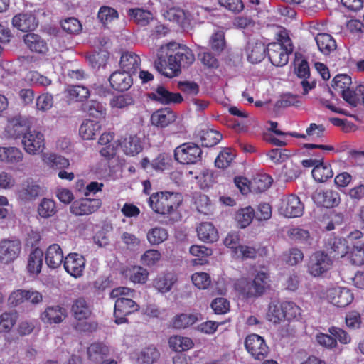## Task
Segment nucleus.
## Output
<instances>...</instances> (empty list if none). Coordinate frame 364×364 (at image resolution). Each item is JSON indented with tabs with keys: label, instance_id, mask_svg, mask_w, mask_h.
<instances>
[{
	"label": "nucleus",
	"instance_id": "f257e3e1",
	"mask_svg": "<svg viewBox=\"0 0 364 364\" xmlns=\"http://www.w3.org/2000/svg\"><path fill=\"white\" fill-rule=\"evenodd\" d=\"M167 60L161 57L154 62L155 68L164 76L171 78L181 73V68H186L195 61V55L186 45L171 43L168 45Z\"/></svg>",
	"mask_w": 364,
	"mask_h": 364
},
{
	"label": "nucleus",
	"instance_id": "f03ea898",
	"mask_svg": "<svg viewBox=\"0 0 364 364\" xmlns=\"http://www.w3.org/2000/svg\"><path fill=\"white\" fill-rule=\"evenodd\" d=\"M134 291L124 287L115 288L110 292V297L117 299L114 304V315L115 322L122 324L127 322L126 316L138 311L139 305L132 299Z\"/></svg>",
	"mask_w": 364,
	"mask_h": 364
},
{
	"label": "nucleus",
	"instance_id": "7ed1b4c3",
	"mask_svg": "<svg viewBox=\"0 0 364 364\" xmlns=\"http://www.w3.org/2000/svg\"><path fill=\"white\" fill-rule=\"evenodd\" d=\"M271 287L269 274L265 271H258L252 281L247 279H239L235 283V289L247 298L259 297Z\"/></svg>",
	"mask_w": 364,
	"mask_h": 364
},
{
	"label": "nucleus",
	"instance_id": "20e7f679",
	"mask_svg": "<svg viewBox=\"0 0 364 364\" xmlns=\"http://www.w3.org/2000/svg\"><path fill=\"white\" fill-rule=\"evenodd\" d=\"M182 201V196L180 193L161 191L151 194L149 199V204L156 213L169 215L178 208Z\"/></svg>",
	"mask_w": 364,
	"mask_h": 364
},
{
	"label": "nucleus",
	"instance_id": "39448f33",
	"mask_svg": "<svg viewBox=\"0 0 364 364\" xmlns=\"http://www.w3.org/2000/svg\"><path fill=\"white\" fill-rule=\"evenodd\" d=\"M283 43L277 42L269 44L267 47V55L272 63L275 66H284L289 60V55L292 52V46L289 38L284 40Z\"/></svg>",
	"mask_w": 364,
	"mask_h": 364
},
{
	"label": "nucleus",
	"instance_id": "423d86ee",
	"mask_svg": "<svg viewBox=\"0 0 364 364\" xmlns=\"http://www.w3.org/2000/svg\"><path fill=\"white\" fill-rule=\"evenodd\" d=\"M174 156L183 164H196L201 160L202 150L193 143H184L176 148Z\"/></svg>",
	"mask_w": 364,
	"mask_h": 364
},
{
	"label": "nucleus",
	"instance_id": "0eeeda50",
	"mask_svg": "<svg viewBox=\"0 0 364 364\" xmlns=\"http://www.w3.org/2000/svg\"><path fill=\"white\" fill-rule=\"evenodd\" d=\"M21 143L26 153L31 155L38 154L44 149V135L40 131L28 129L23 135Z\"/></svg>",
	"mask_w": 364,
	"mask_h": 364
},
{
	"label": "nucleus",
	"instance_id": "6e6552de",
	"mask_svg": "<svg viewBox=\"0 0 364 364\" xmlns=\"http://www.w3.org/2000/svg\"><path fill=\"white\" fill-rule=\"evenodd\" d=\"M304 206L296 195L282 197L278 207L279 213L286 218H297L302 215Z\"/></svg>",
	"mask_w": 364,
	"mask_h": 364
},
{
	"label": "nucleus",
	"instance_id": "1a4fd4ad",
	"mask_svg": "<svg viewBox=\"0 0 364 364\" xmlns=\"http://www.w3.org/2000/svg\"><path fill=\"white\" fill-rule=\"evenodd\" d=\"M333 265V260L323 252H316L309 259L308 271L314 277H318L328 272Z\"/></svg>",
	"mask_w": 364,
	"mask_h": 364
},
{
	"label": "nucleus",
	"instance_id": "9d476101",
	"mask_svg": "<svg viewBox=\"0 0 364 364\" xmlns=\"http://www.w3.org/2000/svg\"><path fill=\"white\" fill-rule=\"evenodd\" d=\"M245 346L247 352L257 360H263L269 352V348L264 339L255 333L246 337Z\"/></svg>",
	"mask_w": 364,
	"mask_h": 364
},
{
	"label": "nucleus",
	"instance_id": "9b49d317",
	"mask_svg": "<svg viewBox=\"0 0 364 364\" xmlns=\"http://www.w3.org/2000/svg\"><path fill=\"white\" fill-rule=\"evenodd\" d=\"M21 252L18 240L4 239L0 241V263L8 264L15 261Z\"/></svg>",
	"mask_w": 364,
	"mask_h": 364
},
{
	"label": "nucleus",
	"instance_id": "f8f14e48",
	"mask_svg": "<svg viewBox=\"0 0 364 364\" xmlns=\"http://www.w3.org/2000/svg\"><path fill=\"white\" fill-rule=\"evenodd\" d=\"M326 299L333 305L338 307H346L353 300L351 291L346 287H336L327 289Z\"/></svg>",
	"mask_w": 364,
	"mask_h": 364
},
{
	"label": "nucleus",
	"instance_id": "ddd939ff",
	"mask_svg": "<svg viewBox=\"0 0 364 364\" xmlns=\"http://www.w3.org/2000/svg\"><path fill=\"white\" fill-rule=\"evenodd\" d=\"M63 266L70 276L79 278L83 275L85 259L80 254L70 253L65 257Z\"/></svg>",
	"mask_w": 364,
	"mask_h": 364
},
{
	"label": "nucleus",
	"instance_id": "4468645a",
	"mask_svg": "<svg viewBox=\"0 0 364 364\" xmlns=\"http://www.w3.org/2000/svg\"><path fill=\"white\" fill-rule=\"evenodd\" d=\"M312 198L315 203L327 208L338 206L341 203L338 192L331 189L317 191Z\"/></svg>",
	"mask_w": 364,
	"mask_h": 364
},
{
	"label": "nucleus",
	"instance_id": "2eb2a0df",
	"mask_svg": "<svg viewBox=\"0 0 364 364\" xmlns=\"http://www.w3.org/2000/svg\"><path fill=\"white\" fill-rule=\"evenodd\" d=\"M99 199L82 198L75 201L70 206V212L76 215H89L95 212L100 206Z\"/></svg>",
	"mask_w": 364,
	"mask_h": 364
},
{
	"label": "nucleus",
	"instance_id": "dca6fc26",
	"mask_svg": "<svg viewBox=\"0 0 364 364\" xmlns=\"http://www.w3.org/2000/svg\"><path fill=\"white\" fill-rule=\"evenodd\" d=\"M67 316L65 308L54 305L48 306L41 314V321L47 324H58L63 321Z\"/></svg>",
	"mask_w": 364,
	"mask_h": 364
},
{
	"label": "nucleus",
	"instance_id": "f3484780",
	"mask_svg": "<svg viewBox=\"0 0 364 364\" xmlns=\"http://www.w3.org/2000/svg\"><path fill=\"white\" fill-rule=\"evenodd\" d=\"M29 127L27 121L21 117H14L8 121L5 132L8 136L14 139L23 137Z\"/></svg>",
	"mask_w": 364,
	"mask_h": 364
},
{
	"label": "nucleus",
	"instance_id": "a211bd4d",
	"mask_svg": "<svg viewBox=\"0 0 364 364\" xmlns=\"http://www.w3.org/2000/svg\"><path fill=\"white\" fill-rule=\"evenodd\" d=\"M149 97L164 105L178 103L183 100L179 93L171 92L163 86H159L155 91L149 93Z\"/></svg>",
	"mask_w": 364,
	"mask_h": 364
},
{
	"label": "nucleus",
	"instance_id": "6ab92c4d",
	"mask_svg": "<svg viewBox=\"0 0 364 364\" xmlns=\"http://www.w3.org/2000/svg\"><path fill=\"white\" fill-rule=\"evenodd\" d=\"M111 86L116 90L123 92L129 90L132 83L133 80L132 75L124 71H115L109 78Z\"/></svg>",
	"mask_w": 364,
	"mask_h": 364
},
{
	"label": "nucleus",
	"instance_id": "aec40b11",
	"mask_svg": "<svg viewBox=\"0 0 364 364\" xmlns=\"http://www.w3.org/2000/svg\"><path fill=\"white\" fill-rule=\"evenodd\" d=\"M140 65L141 59L137 54L130 51L122 54L119 65L123 71L130 75L134 74L139 68Z\"/></svg>",
	"mask_w": 364,
	"mask_h": 364
},
{
	"label": "nucleus",
	"instance_id": "412c9836",
	"mask_svg": "<svg viewBox=\"0 0 364 364\" xmlns=\"http://www.w3.org/2000/svg\"><path fill=\"white\" fill-rule=\"evenodd\" d=\"M177 282L176 275L171 272L161 273L153 281V287L159 293L165 294L170 291Z\"/></svg>",
	"mask_w": 364,
	"mask_h": 364
},
{
	"label": "nucleus",
	"instance_id": "4be33fe9",
	"mask_svg": "<svg viewBox=\"0 0 364 364\" xmlns=\"http://www.w3.org/2000/svg\"><path fill=\"white\" fill-rule=\"evenodd\" d=\"M267 48L264 43L258 41H251L248 43L246 53L247 60L252 63L261 62L265 56Z\"/></svg>",
	"mask_w": 364,
	"mask_h": 364
},
{
	"label": "nucleus",
	"instance_id": "5701e85b",
	"mask_svg": "<svg viewBox=\"0 0 364 364\" xmlns=\"http://www.w3.org/2000/svg\"><path fill=\"white\" fill-rule=\"evenodd\" d=\"M45 259L47 265L51 269L60 267L65 258L60 245L58 244L50 245L46 252Z\"/></svg>",
	"mask_w": 364,
	"mask_h": 364
},
{
	"label": "nucleus",
	"instance_id": "b1692460",
	"mask_svg": "<svg viewBox=\"0 0 364 364\" xmlns=\"http://www.w3.org/2000/svg\"><path fill=\"white\" fill-rule=\"evenodd\" d=\"M12 24L18 30L26 32L35 29L37 26V21L32 14L23 13L13 17Z\"/></svg>",
	"mask_w": 364,
	"mask_h": 364
},
{
	"label": "nucleus",
	"instance_id": "393cba45",
	"mask_svg": "<svg viewBox=\"0 0 364 364\" xmlns=\"http://www.w3.org/2000/svg\"><path fill=\"white\" fill-rule=\"evenodd\" d=\"M23 153L17 147H0V161L6 164L16 165L23 161Z\"/></svg>",
	"mask_w": 364,
	"mask_h": 364
},
{
	"label": "nucleus",
	"instance_id": "a878e982",
	"mask_svg": "<svg viewBox=\"0 0 364 364\" xmlns=\"http://www.w3.org/2000/svg\"><path fill=\"white\" fill-rule=\"evenodd\" d=\"M120 146L126 155L135 156L139 154L143 149V143L136 135H130L123 139Z\"/></svg>",
	"mask_w": 364,
	"mask_h": 364
},
{
	"label": "nucleus",
	"instance_id": "bb28decb",
	"mask_svg": "<svg viewBox=\"0 0 364 364\" xmlns=\"http://www.w3.org/2000/svg\"><path fill=\"white\" fill-rule=\"evenodd\" d=\"M43 252L38 247L34 248L28 255L27 270L30 274L38 275L43 266Z\"/></svg>",
	"mask_w": 364,
	"mask_h": 364
},
{
	"label": "nucleus",
	"instance_id": "cd10ccee",
	"mask_svg": "<svg viewBox=\"0 0 364 364\" xmlns=\"http://www.w3.org/2000/svg\"><path fill=\"white\" fill-rule=\"evenodd\" d=\"M71 313L75 319L81 321L88 318L92 314V310L86 299L80 297L73 301Z\"/></svg>",
	"mask_w": 364,
	"mask_h": 364
},
{
	"label": "nucleus",
	"instance_id": "c85d7f7f",
	"mask_svg": "<svg viewBox=\"0 0 364 364\" xmlns=\"http://www.w3.org/2000/svg\"><path fill=\"white\" fill-rule=\"evenodd\" d=\"M27 47L32 51L45 53L48 50L47 43L38 34L29 33L23 36Z\"/></svg>",
	"mask_w": 364,
	"mask_h": 364
},
{
	"label": "nucleus",
	"instance_id": "c756f323",
	"mask_svg": "<svg viewBox=\"0 0 364 364\" xmlns=\"http://www.w3.org/2000/svg\"><path fill=\"white\" fill-rule=\"evenodd\" d=\"M176 115L169 109H162L154 112L151 117V123L157 127H164L174 122Z\"/></svg>",
	"mask_w": 364,
	"mask_h": 364
},
{
	"label": "nucleus",
	"instance_id": "7c9ffc66",
	"mask_svg": "<svg viewBox=\"0 0 364 364\" xmlns=\"http://www.w3.org/2000/svg\"><path fill=\"white\" fill-rule=\"evenodd\" d=\"M199 240L205 242H213L218 240V233L215 228L210 223H202L197 228Z\"/></svg>",
	"mask_w": 364,
	"mask_h": 364
},
{
	"label": "nucleus",
	"instance_id": "2f4dec72",
	"mask_svg": "<svg viewBox=\"0 0 364 364\" xmlns=\"http://www.w3.org/2000/svg\"><path fill=\"white\" fill-rule=\"evenodd\" d=\"M19 198L24 200H32L42 194V188L33 181H26L18 192Z\"/></svg>",
	"mask_w": 364,
	"mask_h": 364
},
{
	"label": "nucleus",
	"instance_id": "473e14b6",
	"mask_svg": "<svg viewBox=\"0 0 364 364\" xmlns=\"http://www.w3.org/2000/svg\"><path fill=\"white\" fill-rule=\"evenodd\" d=\"M65 92L68 98L76 102H83L90 95L89 89L83 85H67Z\"/></svg>",
	"mask_w": 364,
	"mask_h": 364
},
{
	"label": "nucleus",
	"instance_id": "72a5a7b5",
	"mask_svg": "<svg viewBox=\"0 0 364 364\" xmlns=\"http://www.w3.org/2000/svg\"><path fill=\"white\" fill-rule=\"evenodd\" d=\"M328 250L336 258H341L346 254H350V247L344 239L341 238H333L328 242Z\"/></svg>",
	"mask_w": 364,
	"mask_h": 364
},
{
	"label": "nucleus",
	"instance_id": "f704fd0d",
	"mask_svg": "<svg viewBox=\"0 0 364 364\" xmlns=\"http://www.w3.org/2000/svg\"><path fill=\"white\" fill-rule=\"evenodd\" d=\"M319 50L324 55H329L336 48V43L333 38L327 33H318L315 37Z\"/></svg>",
	"mask_w": 364,
	"mask_h": 364
},
{
	"label": "nucleus",
	"instance_id": "c9c22d12",
	"mask_svg": "<svg viewBox=\"0 0 364 364\" xmlns=\"http://www.w3.org/2000/svg\"><path fill=\"white\" fill-rule=\"evenodd\" d=\"M100 129L101 125L98 122L87 119L81 124L79 133L83 139L91 140L100 132Z\"/></svg>",
	"mask_w": 364,
	"mask_h": 364
},
{
	"label": "nucleus",
	"instance_id": "e433bc0d",
	"mask_svg": "<svg viewBox=\"0 0 364 364\" xmlns=\"http://www.w3.org/2000/svg\"><path fill=\"white\" fill-rule=\"evenodd\" d=\"M311 174L315 181L319 183L325 182L333 176L331 166L324 164L323 159H320L318 164L315 165V167L311 171Z\"/></svg>",
	"mask_w": 364,
	"mask_h": 364
},
{
	"label": "nucleus",
	"instance_id": "4c0bfd02",
	"mask_svg": "<svg viewBox=\"0 0 364 364\" xmlns=\"http://www.w3.org/2000/svg\"><path fill=\"white\" fill-rule=\"evenodd\" d=\"M168 237V231L163 227H154L146 233L147 241L151 245H159L165 242Z\"/></svg>",
	"mask_w": 364,
	"mask_h": 364
},
{
	"label": "nucleus",
	"instance_id": "58836bf2",
	"mask_svg": "<svg viewBox=\"0 0 364 364\" xmlns=\"http://www.w3.org/2000/svg\"><path fill=\"white\" fill-rule=\"evenodd\" d=\"M42 160L47 166L57 169L68 168L70 166V161L68 159L54 154H43Z\"/></svg>",
	"mask_w": 364,
	"mask_h": 364
},
{
	"label": "nucleus",
	"instance_id": "ea45409f",
	"mask_svg": "<svg viewBox=\"0 0 364 364\" xmlns=\"http://www.w3.org/2000/svg\"><path fill=\"white\" fill-rule=\"evenodd\" d=\"M108 353V347L102 343H93L87 348L88 358L94 362L102 360Z\"/></svg>",
	"mask_w": 364,
	"mask_h": 364
},
{
	"label": "nucleus",
	"instance_id": "a19ab883",
	"mask_svg": "<svg viewBox=\"0 0 364 364\" xmlns=\"http://www.w3.org/2000/svg\"><path fill=\"white\" fill-rule=\"evenodd\" d=\"M168 345L173 350L182 352L191 349L193 346V343L190 338L173 336L169 338Z\"/></svg>",
	"mask_w": 364,
	"mask_h": 364
},
{
	"label": "nucleus",
	"instance_id": "79ce46f5",
	"mask_svg": "<svg viewBox=\"0 0 364 364\" xmlns=\"http://www.w3.org/2000/svg\"><path fill=\"white\" fill-rule=\"evenodd\" d=\"M351 77L348 75H337L332 80L331 86L335 92L342 96L348 90L350 89Z\"/></svg>",
	"mask_w": 364,
	"mask_h": 364
},
{
	"label": "nucleus",
	"instance_id": "37998d69",
	"mask_svg": "<svg viewBox=\"0 0 364 364\" xmlns=\"http://www.w3.org/2000/svg\"><path fill=\"white\" fill-rule=\"evenodd\" d=\"M200 139L202 146L211 147L216 145L222 139V135L217 131L207 129L201 131Z\"/></svg>",
	"mask_w": 364,
	"mask_h": 364
},
{
	"label": "nucleus",
	"instance_id": "c03bdc74",
	"mask_svg": "<svg viewBox=\"0 0 364 364\" xmlns=\"http://www.w3.org/2000/svg\"><path fill=\"white\" fill-rule=\"evenodd\" d=\"M38 213L43 218L53 216L57 213L55 202L50 198H43L38 206Z\"/></svg>",
	"mask_w": 364,
	"mask_h": 364
},
{
	"label": "nucleus",
	"instance_id": "a18cd8bd",
	"mask_svg": "<svg viewBox=\"0 0 364 364\" xmlns=\"http://www.w3.org/2000/svg\"><path fill=\"white\" fill-rule=\"evenodd\" d=\"M272 178L267 174H260L254 177L250 181L252 191L260 193L266 191L272 184Z\"/></svg>",
	"mask_w": 364,
	"mask_h": 364
},
{
	"label": "nucleus",
	"instance_id": "49530a36",
	"mask_svg": "<svg viewBox=\"0 0 364 364\" xmlns=\"http://www.w3.org/2000/svg\"><path fill=\"white\" fill-rule=\"evenodd\" d=\"M160 357V353L156 348L149 346L140 352L138 357L139 364H153Z\"/></svg>",
	"mask_w": 364,
	"mask_h": 364
},
{
	"label": "nucleus",
	"instance_id": "de8ad7c7",
	"mask_svg": "<svg viewBox=\"0 0 364 364\" xmlns=\"http://www.w3.org/2000/svg\"><path fill=\"white\" fill-rule=\"evenodd\" d=\"M161 258V253L159 250L149 249L141 255L140 261L144 266L153 267L159 264Z\"/></svg>",
	"mask_w": 364,
	"mask_h": 364
},
{
	"label": "nucleus",
	"instance_id": "09e8293b",
	"mask_svg": "<svg viewBox=\"0 0 364 364\" xmlns=\"http://www.w3.org/2000/svg\"><path fill=\"white\" fill-rule=\"evenodd\" d=\"M267 318L274 323H279L284 319L282 304L271 302L268 306Z\"/></svg>",
	"mask_w": 364,
	"mask_h": 364
},
{
	"label": "nucleus",
	"instance_id": "8fccbe9b",
	"mask_svg": "<svg viewBox=\"0 0 364 364\" xmlns=\"http://www.w3.org/2000/svg\"><path fill=\"white\" fill-rule=\"evenodd\" d=\"M126 275L134 283L144 284L148 279L149 272L141 267L135 266L127 270Z\"/></svg>",
	"mask_w": 364,
	"mask_h": 364
},
{
	"label": "nucleus",
	"instance_id": "3c124183",
	"mask_svg": "<svg viewBox=\"0 0 364 364\" xmlns=\"http://www.w3.org/2000/svg\"><path fill=\"white\" fill-rule=\"evenodd\" d=\"M350 262L356 266L364 264V240L363 242H356L354 247H350Z\"/></svg>",
	"mask_w": 364,
	"mask_h": 364
},
{
	"label": "nucleus",
	"instance_id": "603ef678",
	"mask_svg": "<svg viewBox=\"0 0 364 364\" xmlns=\"http://www.w3.org/2000/svg\"><path fill=\"white\" fill-rule=\"evenodd\" d=\"M129 14L132 16L134 21L140 26H146L153 18L151 12L141 9H133L129 11Z\"/></svg>",
	"mask_w": 364,
	"mask_h": 364
},
{
	"label": "nucleus",
	"instance_id": "864d4df0",
	"mask_svg": "<svg viewBox=\"0 0 364 364\" xmlns=\"http://www.w3.org/2000/svg\"><path fill=\"white\" fill-rule=\"evenodd\" d=\"M86 109L90 117L98 119H104L106 116L105 105L97 101H90L86 106Z\"/></svg>",
	"mask_w": 364,
	"mask_h": 364
},
{
	"label": "nucleus",
	"instance_id": "5fc2aeb1",
	"mask_svg": "<svg viewBox=\"0 0 364 364\" xmlns=\"http://www.w3.org/2000/svg\"><path fill=\"white\" fill-rule=\"evenodd\" d=\"M255 216L254 209L247 206L238 210L236 215V220L240 228L247 227L252 220Z\"/></svg>",
	"mask_w": 364,
	"mask_h": 364
},
{
	"label": "nucleus",
	"instance_id": "6e6d98bb",
	"mask_svg": "<svg viewBox=\"0 0 364 364\" xmlns=\"http://www.w3.org/2000/svg\"><path fill=\"white\" fill-rule=\"evenodd\" d=\"M287 235L291 240L301 243H309L311 238L307 230L299 227L289 228L287 231Z\"/></svg>",
	"mask_w": 364,
	"mask_h": 364
},
{
	"label": "nucleus",
	"instance_id": "4d7b16f0",
	"mask_svg": "<svg viewBox=\"0 0 364 364\" xmlns=\"http://www.w3.org/2000/svg\"><path fill=\"white\" fill-rule=\"evenodd\" d=\"M235 157V152L230 149H226L218 154L215 161V166L220 168H227L230 165Z\"/></svg>",
	"mask_w": 364,
	"mask_h": 364
},
{
	"label": "nucleus",
	"instance_id": "13d9d810",
	"mask_svg": "<svg viewBox=\"0 0 364 364\" xmlns=\"http://www.w3.org/2000/svg\"><path fill=\"white\" fill-rule=\"evenodd\" d=\"M164 17L173 22H176L178 24L182 25L183 20L185 19V12L178 8L171 7L168 8L163 11Z\"/></svg>",
	"mask_w": 364,
	"mask_h": 364
},
{
	"label": "nucleus",
	"instance_id": "bf43d9fd",
	"mask_svg": "<svg viewBox=\"0 0 364 364\" xmlns=\"http://www.w3.org/2000/svg\"><path fill=\"white\" fill-rule=\"evenodd\" d=\"M198 315L193 314H182L176 316L173 321V326L176 328H185L196 323Z\"/></svg>",
	"mask_w": 364,
	"mask_h": 364
},
{
	"label": "nucleus",
	"instance_id": "052dcab7",
	"mask_svg": "<svg viewBox=\"0 0 364 364\" xmlns=\"http://www.w3.org/2000/svg\"><path fill=\"white\" fill-rule=\"evenodd\" d=\"M17 320L16 314L3 313L0 315V333H6L11 331Z\"/></svg>",
	"mask_w": 364,
	"mask_h": 364
},
{
	"label": "nucleus",
	"instance_id": "680f3d73",
	"mask_svg": "<svg viewBox=\"0 0 364 364\" xmlns=\"http://www.w3.org/2000/svg\"><path fill=\"white\" fill-rule=\"evenodd\" d=\"M97 18L102 23L106 24L117 18L118 13L112 7L102 6L98 11Z\"/></svg>",
	"mask_w": 364,
	"mask_h": 364
},
{
	"label": "nucleus",
	"instance_id": "e2e57ef3",
	"mask_svg": "<svg viewBox=\"0 0 364 364\" xmlns=\"http://www.w3.org/2000/svg\"><path fill=\"white\" fill-rule=\"evenodd\" d=\"M193 284L200 289H207L210 283V277L206 272H196L191 277Z\"/></svg>",
	"mask_w": 364,
	"mask_h": 364
},
{
	"label": "nucleus",
	"instance_id": "0e129e2a",
	"mask_svg": "<svg viewBox=\"0 0 364 364\" xmlns=\"http://www.w3.org/2000/svg\"><path fill=\"white\" fill-rule=\"evenodd\" d=\"M26 79L32 84L38 86L47 87L51 84V80L37 71H30L26 75Z\"/></svg>",
	"mask_w": 364,
	"mask_h": 364
},
{
	"label": "nucleus",
	"instance_id": "69168bd1",
	"mask_svg": "<svg viewBox=\"0 0 364 364\" xmlns=\"http://www.w3.org/2000/svg\"><path fill=\"white\" fill-rule=\"evenodd\" d=\"M284 318L292 319L299 317L301 315V309L299 306L291 301H285L282 303Z\"/></svg>",
	"mask_w": 364,
	"mask_h": 364
},
{
	"label": "nucleus",
	"instance_id": "338daca9",
	"mask_svg": "<svg viewBox=\"0 0 364 364\" xmlns=\"http://www.w3.org/2000/svg\"><path fill=\"white\" fill-rule=\"evenodd\" d=\"M190 253L198 258L200 261V264H203L205 261V258L211 255L213 252L211 249H209L203 245H192L189 250Z\"/></svg>",
	"mask_w": 364,
	"mask_h": 364
},
{
	"label": "nucleus",
	"instance_id": "774afa93",
	"mask_svg": "<svg viewBox=\"0 0 364 364\" xmlns=\"http://www.w3.org/2000/svg\"><path fill=\"white\" fill-rule=\"evenodd\" d=\"M211 48L215 52H221L225 45L224 32L218 31L215 32L210 40Z\"/></svg>",
	"mask_w": 364,
	"mask_h": 364
}]
</instances>
